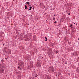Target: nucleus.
I'll return each mask as SVG.
<instances>
[{
    "label": "nucleus",
    "mask_w": 79,
    "mask_h": 79,
    "mask_svg": "<svg viewBox=\"0 0 79 79\" xmlns=\"http://www.w3.org/2000/svg\"><path fill=\"white\" fill-rule=\"evenodd\" d=\"M0 71L1 73H3V72L4 71V70L3 69H1Z\"/></svg>",
    "instance_id": "obj_1"
},
{
    "label": "nucleus",
    "mask_w": 79,
    "mask_h": 79,
    "mask_svg": "<svg viewBox=\"0 0 79 79\" xmlns=\"http://www.w3.org/2000/svg\"><path fill=\"white\" fill-rule=\"evenodd\" d=\"M49 68H50V70H52V69H54L53 67L51 66L49 67Z\"/></svg>",
    "instance_id": "obj_2"
},
{
    "label": "nucleus",
    "mask_w": 79,
    "mask_h": 79,
    "mask_svg": "<svg viewBox=\"0 0 79 79\" xmlns=\"http://www.w3.org/2000/svg\"><path fill=\"white\" fill-rule=\"evenodd\" d=\"M69 27H71V29H72V28H73V24H70V25L69 26Z\"/></svg>",
    "instance_id": "obj_3"
},
{
    "label": "nucleus",
    "mask_w": 79,
    "mask_h": 79,
    "mask_svg": "<svg viewBox=\"0 0 79 79\" xmlns=\"http://www.w3.org/2000/svg\"><path fill=\"white\" fill-rule=\"evenodd\" d=\"M51 71H52V73H54V72H55V69H54L51 70Z\"/></svg>",
    "instance_id": "obj_4"
},
{
    "label": "nucleus",
    "mask_w": 79,
    "mask_h": 79,
    "mask_svg": "<svg viewBox=\"0 0 79 79\" xmlns=\"http://www.w3.org/2000/svg\"><path fill=\"white\" fill-rule=\"evenodd\" d=\"M50 54H51V55H52V53H53V52H52V51H51L50 52Z\"/></svg>",
    "instance_id": "obj_5"
},
{
    "label": "nucleus",
    "mask_w": 79,
    "mask_h": 79,
    "mask_svg": "<svg viewBox=\"0 0 79 79\" xmlns=\"http://www.w3.org/2000/svg\"><path fill=\"white\" fill-rule=\"evenodd\" d=\"M29 2H27L25 3L26 5H27V4H29Z\"/></svg>",
    "instance_id": "obj_6"
},
{
    "label": "nucleus",
    "mask_w": 79,
    "mask_h": 79,
    "mask_svg": "<svg viewBox=\"0 0 79 79\" xmlns=\"http://www.w3.org/2000/svg\"><path fill=\"white\" fill-rule=\"evenodd\" d=\"M27 6L25 5V9H27Z\"/></svg>",
    "instance_id": "obj_7"
},
{
    "label": "nucleus",
    "mask_w": 79,
    "mask_h": 79,
    "mask_svg": "<svg viewBox=\"0 0 79 79\" xmlns=\"http://www.w3.org/2000/svg\"><path fill=\"white\" fill-rule=\"evenodd\" d=\"M29 8H30L29 10H31V9H32V7L30 6Z\"/></svg>",
    "instance_id": "obj_8"
},
{
    "label": "nucleus",
    "mask_w": 79,
    "mask_h": 79,
    "mask_svg": "<svg viewBox=\"0 0 79 79\" xmlns=\"http://www.w3.org/2000/svg\"><path fill=\"white\" fill-rule=\"evenodd\" d=\"M4 49H5V52H6V49H7H7H6V48H4Z\"/></svg>",
    "instance_id": "obj_9"
},
{
    "label": "nucleus",
    "mask_w": 79,
    "mask_h": 79,
    "mask_svg": "<svg viewBox=\"0 0 79 79\" xmlns=\"http://www.w3.org/2000/svg\"><path fill=\"white\" fill-rule=\"evenodd\" d=\"M1 62H2V63H3V61H4V60H2L1 61Z\"/></svg>",
    "instance_id": "obj_10"
},
{
    "label": "nucleus",
    "mask_w": 79,
    "mask_h": 79,
    "mask_svg": "<svg viewBox=\"0 0 79 79\" xmlns=\"http://www.w3.org/2000/svg\"><path fill=\"white\" fill-rule=\"evenodd\" d=\"M44 38H45V39H46V40H45V41H47V38L46 37H45Z\"/></svg>",
    "instance_id": "obj_11"
},
{
    "label": "nucleus",
    "mask_w": 79,
    "mask_h": 79,
    "mask_svg": "<svg viewBox=\"0 0 79 79\" xmlns=\"http://www.w3.org/2000/svg\"><path fill=\"white\" fill-rule=\"evenodd\" d=\"M40 66H41L40 64H38V66H39V67H40Z\"/></svg>",
    "instance_id": "obj_12"
},
{
    "label": "nucleus",
    "mask_w": 79,
    "mask_h": 79,
    "mask_svg": "<svg viewBox=\"0 0 79 79\" xmlns=\"http://www.w3.org/2000/svg\"><path fill=\"white\" fill-rule=\"evenodd\" d=\"M52 19L54 20V21L55 20V17H53Z\"/></svg>",
    "instance_id": "obj_13"
},
{
    "label": "nucleus",
    "mask_w": 79,
    "mask_h": 79,
    "mask_svg": "<svg viewBox=\"0 0 79 79\" xmlns=\"http://www.w3.org/2000/svg\"><path fill=\"white\" fill-rule=\"evenodd\" d=\"M38 76V75H37V74H36V75H35V77H37V76Z\"/></svg>",
    "instance_id": "obj_14"
},
{
    "label": "nucleus",
    "mask_w": 79,
    "mask_h": 79,
    "mask_svg": "<svg viewBox=\"0 0 79 79\" xmlns=\"http://www.w3.org/2000/svg\"><path fill=\"white\" fill-rule=\"evenodd\" d=\"M18 68V69H19L21 70V69H19V68H20V67H19V66Z\"/></svg>",
    "instance_id": "obj_15"
},
{
    "label": "nucleus",
    "mask_w": 79,
    "mask_h": 79,
    "mask_svg": "<svg viewBox=\"0 0 79 79\" xmlns=\"http://www.w3.org/2000/svg\"><path fill=\"white\" fill-rule=\"evenodd\" d=\"M56 21L55 22H54V24H56Z\"/></svg>",
    "instance_id": "obj_16"
},
{
    "label": "nucleus",
    "mask_w": 79,
    "mask_h": 79,
    "mask_svg": "<svg viewBox=\"0 0 79 79\" xmlns=\"http://www.w3.org/2000/svg\"><path fill=\"white\" fill-rule=\"evenodd\" d=\"M37 67H39V65H37Z\"/></svg>",
    "instance_id": "obj_17"
},
{
    "label": "nucleus",
    "mask_w": 79,
    "mask_h": 79,
    "mask_svg": "<svg viewBox=\"0 0 79 79\" xmlns=\"http://www.w3.org/2000/svg\"><path fill=\"white\" fill-rule=\"evenodd\" d=\"M68 15H70V13H69L68 14Z\"/></svg>",
    "instance_id": "obj_18"
},
{
    "label": "nucleus",
    "mask_w": 79,
    "mask_h": 79,
    "mask_svg": "<svg viewBox=\"0 0 79 79\" xmlns=\"http://www.w3.org/2000/svg\"><path fill=\"white\" fill-rule=\"evenodd\" d=\"M7 58H5V60H7Z\"/></svg>",
    "instance_id": "obj_19"
},
{
    "label": "nucleus",
    "mask_w": 79,
    "mask_h": 79,
    "mask_svg": "<svg viewBox=\"0 0 79 79\" xmlns=\"http://www.w3.org/2000/svg\"><path fill=\"white\" fill-rule=\"evenodd\" d=\"M3 45L4 46V45H5V44H3Z\"/></svg>",
    "instance_id": "obj_20"
},
{
    "label": "nucleus",
    "mask_w": 79,
    "mask_h": 79,
    "mask_svg": "<svg viewBox=\"0 0 79 79\" xmlns=\"http://www.w3.org/2000/svg\"><path fill=\"white\" fill-rule=\"evenodd\" d=\"M56 53H58V51H56Z\"/></svg>",
    "instance_id": "obj_21"
},
{
    "label": "nucleus",
    "mask_w": 79,
    "mask_h": 79,
    "mask_svg": "<svg viewBox=\"0 0 79 79\" xmlns=\"http://www.w3.org/2000/svg\"><path fill=\"white\" fill-rule=\"evenodd\" d=\"M48 55H50V53H49Z\"/></svg>",
    "instance_id": "obj_22"
},
{
    "label": "nucleus",
    "mask_w": 79,
    "mask_h": 79,
    "mask_svg": "<svg viewBox=\"0 0 79 79\" xmlns=\"http://www.w3.org/2000/svg\"><path fill=\"white\" fill-rule=\"evenodd\" d=\"M6 76H8V75L7 74V75H6Z\"/></svg>",
    "instance_id": "obj_23"
},
{
    "label": "nucleus",
    "mask_w": 79,
    "mask_h": 79,
    "mask_svg": "<svg viewBox=\"0 0 79 79\" xmlns=\"http://www.w3.org/2000/svg\"><path fill=\"white\" fill-rule=\"evenodd\" d=\"M13 0V1H15V0Z\"/></svg>",
    "instance_id": "obj_24"
},
{
    "label": "nucleus",
    "mask_w": 79,
    "mask_h": 79,
    "mask_svg": "<svg viewBox=\"0 0 79 79\" xmlns=\"http://www.w3.org/2000/svg\"><path fill=\"white\" fill-rule=\"evenodd\" d=\"M78 40H79V38H78Z\"/></svg>",
    "instance_id": "obj_25"
},
{
    "label": "nucleus",
    "mask_w": 79,
    "mask_h": 79,
    "mask_svg": "<svg viewBox=\"0 0 79 79\" xmlns=\"http://www.w3.org/2000/svg\"><path fill=\"white\" fill-rule=\"evenodd\" d=\"M77 24L76 23V25H77Z\"/></svg>",
    "instance_id": "obj_26"
},
{
    "label": "nucleus",
    "mask_w": 79,
    "mask_h": 79,
    "mask_svg": "<svg viewBox=\"0 0 79 79\" xmlns=\"http://www.w3.org/2000/svg\"><path fill=\"white\" fill-rule=\"evenodd\" d=\"M54 16H55V15H54Z\"/></svg>",
    "instance_id": "obj_27"
},
{
    "label": "nucleus",
    "mask_w": 79,
    "mask_h": 79,
    "mask_svg": "<svg viewBox=\"0 0 79 79\" xmlns=\"http://www.w3.org/2000/svg\"><path fill=\"white\" fill-rule=\"evenodd\" d=\"M25 41H26V40H25Z\"/></svg>",
    "instance_id": "obj_28"
}]
</instances>
